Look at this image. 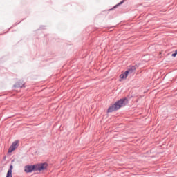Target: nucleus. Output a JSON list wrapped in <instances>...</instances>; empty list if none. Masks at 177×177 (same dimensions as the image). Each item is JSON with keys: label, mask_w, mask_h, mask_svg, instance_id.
Segmentation results:
<instances>
[{"label": "nucleus", "mask_w": 177, "mask_h": 177, "mask_svg": "<svg viewBox=\"0 0 177 177\" xmlns=\"http://www.w3.org/2000/svg\"><path fill=\"white\" fill-rule=\"evenodd\" d=\"M19 147V141L16 140L14 142H12V145L8 149V153H12L16 150Z\"/></svg>", "instance_id": "3"}, {"label": "nucleus", "mask_w": 177, "mask_h": 177, "mask_svg": "<svg viewBox=\"0 0 177 177\" xmlns=\"http://www.w3.org/2000/svg\"><path fill=\"white\" fill-rule=\"evenodd\" d=\"M13 170V165L10 166V169L8 171L6 177H12V171Z\"/></svg>", "instance_id": "6"}, {"label": "nucleus", "mask_w": 177, "mask_h": 177, "mask_svg": "<svg viewBox=\"0 0 177 177\" xmlns=\"http://www.w3.org/2000/svg\"><path fill=\"white\" fill-rule=\"evenodd\" d=\"M128 74H129V71H126L124 73H122L120 75L119 81L121 82V81H124V80H127V77H128Z\"/></svg>", "instance_id": "5"}, {"label": "nucleus", "mask_w": 177, "mask_h": 177, "mask_svg": "<svg viewBox=\"0 0 177 177\" xmlns=\"http://www.w3.org/2000/svg\"><path fill=\"white\" fill-rule=\"evenodd\" d=\"M128 104V99L124 98L120 100L115 104L110 106L108 109V113H113V111H115V110H118V109H121V107H124V106H127Z\"/></svg>", "instance_id": "1"}, {"label": "nucleus", "mask_w": 177, "mask_h": 177, "mask_svg": "<svg viewBox=\"0 0 177 177\" xmlns=\"http://www.w3.org/2000/svg\"><path fill=\"white\" fill-rule=\"evenodd\" d=\"M46 168H48L47 163H41L35 165V171H45Z\"/></svg>", "instance_id": "2"}, {"label": "nucleus", "mask_w": 177, "mask_h": 177, "mask_svg": "<svg viewBox=\"0 0 177 177\" xmlns=\"http://www.w3.org/2000/svg\"><path fill=\"white\" fill-rule=\"evenodd\" d=\"M124 1H125V0H123L122 2L119 3L118 5V6L122 5V3H124Z\"/></svg>", "instance_id": "8"}, {"label": "nucleus", "mask_w": 177, "mask_h": 177, "mask_svg": "<svg viewBox=\"0 0 177 177\" xmlns=\"http://www.w3.org/2000/svg\"><path fill=\"white\" fill-rule=\"evenodd\" d=\"M175 53H176V55H177V50L175 51Z\"/></svg>", "instance_id": "9"}, {"label": "nucleus", "mask_w": 177, "mask_h": 177, "mask_svg": "<svg viewBox=\"0 0 177 177\" xmlns=\"http://www.w3.org/2000/svg\"><path fill=\"white\" fill-rule=\"evenodd\" d=\"M24 171L28 174L30 172H32V171H35V165H28L25 166Z\"/></svg>", "instance_id": "4"}, {"label": "nucleus", "mask_w": 177, "mask_h": 177, "mask_svg": "<svg viewBox=\"0 0 177 177\" xmlns=\"http://www.w3.org/2000/svg\"><path fill=\"white\" fill-rule=\"evenodd\" d=\"M171 56L173 57H176V53H173L172 55H171Z\"/></svg>", "instance_id": "7"}]
</instances>
